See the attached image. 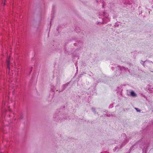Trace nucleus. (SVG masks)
<instances>
[{"label":"nucleus","instance_id":"nucleus-9","mask_svg":"<svg viewBox=\"0 0 153 153\" xmlns=\"http://www.w3.org/2000/svg\"><path fill=\"white\" fill-rule=\"evenodd\" d=\"M149 62V63H150V62H151V63H152V61H147Z\"/></svg>","mask_w":153,"mask_h":153},{"label":"nucleus","instance_id":"nucleus-5","mask_svg":"<svg viewBox=\"0 0 153 153\" xmlns=\"http://www.w3.org/2000/svg\"><path fill=\"white\" fill-rule=\"evenodd\" d=\"M134 109H136V110L137 111V112H140L141 111V110H140V109H139V108H134Z\"/></svg>","mask_w":153,"mask_h":153},{"label":"nucleus","instance_id":"nucleus-14","mask_svg":"<svg viewBox=\"0 0 153 153\" xmlns=\"http://www.w3.org/2000/svg\"><path fill=\"white\" fill-rule=\"evenodd\" d=\"M152 63H153V62H152Z\"/></svg>","mask_w":153,"mask_h":153},{"label":"nucleus","instance_id":"nucleus-11","mask_svg":"<svg viewBox=\"0 0 153 153\" xmlns=\"http://www.w3.org/2000/svg\"><path fill=\"white\" fill-rule=\"evenodd\" d=\"M3 5H5V3H3Z\"/></svg>","mask_w":153,"mask_h":153},{"label":"nucleus","instance_id":"nucleus-7","mask_svg":"<svg viewBox=\"0 0 153 153\" xmlns=\"http://www.w3.org/2000/svg\"><path fill=\"white\" fill-rule=\"evenodd\" d=\"M150 86V88L152 89H153V86L151 85Z\"/></svg>","mask_w":153,"mask_h":153},{"label":"nucleus","instance_id":"nucleus-12","mask_svg":"<svg viewBox=\"0 0 153 153\" xmlns=\"http://www.w3.org/2000/svg\"><path fill=\"white\" fill-rule=\"evenodd\" d=\"M138 1H139L140 0H138Z\"/></svg>","mask_w":153,"mask_h":153},{"label":"nucleus","instance_id":"nucleus-3","mask_svg":"<svg viewBox=\"0 0 153 153\" xmlns=\"http://www.w3.org/2000/svg\"><path fill=\"white\" fill-rule=\"evenodd\" d=\"M130 93V95L132 96H134V92L133 91H129L128 93Z\"/></svg>","mask_w":153,"mask_h":153},{"label":"nucleus","instance_id":"nucleus-13","mask_svg":"<svg viewBox=\"0 0 153 153\" xmlns=\"http://www.w3.org/2000/svg\"><path fill=\"white\" fill-rule=\"evenodd\" d=\"M6 0H4V1H5Z\"/></svg>","mask_w":153,"mask_h":153},{"label":"nucleus","instance_id":"nucleus-2","mask_svg":"<svg viewBox=\"0 0 153 153\" xmlns=\"http://www.w3.org/2000/svg\"><path fill=\"white\" fill-rule=\"evenodd\" d=\"M148 146V144H146L145 145L143 146V148L142 147V148L143 149V153H146V149H147Z\"/></svg>","mask_w":153,"mask_h":153},{"label":"nucleus","instance_id":"nucleus-6","mask_svg":"<svg viewBox=\"0 0 153 153\" xmlns=\"http://www.w3.org/2000/svg\"><path fill=\"white\" fill-rule=\"evenodd\" d=\"M141 96H143V97L144 98H145L146 99V97L144 95H143V94H141Z\"/></svg>","mask_w":153,"mask_h":153},{"label":"nucleus","instance_id":"nucleus-4","mask_svg":"<svg viewBox=\"0 0 153 153\" xmlns=\"http://www.w3.org/2000/svg\"><path fill=\"white\" fill-rule=\"evenodd\" d=\"M146 61H143L142 60H141L140 62V63L142 65H143L144 66V63L145 62H146Z\"/></svg>","mask_w":153,"mask_h":153},{"label":"nucleus","instance_id":"nucleus-10","mask_svg":"<svg viewBox=\"0 0 153 153\" xmlns=\"http://www.w3.org/2000/svg\"><path fill=\"white\" fill-rule=\"evenodd\" d=\"M137 96L136 94L134 92V97H136Z\"/></svg>","mask_w":153,"mask_h":153},{"label":"nucleus","instance_id":"nucleus-1","mask_svg":"<svg viewBox=\"0 0 153 153\" xmlns=\"http://www.w3.org/2000/svg\"><path fill=\"white\" fill-rule=\"evenodd\" d=\"M7 67L9 70V74L10 76H12L13 74L14 69L15 68V64L13 61L10 60L9 58L7 60Z\"/></svg>","mask_w":153,"mask_h":153},{"label":"nucleus","instance_id":"nucleus-15","mask_svg":"<svg viewBox=\"0 0 153 153\" xmlns=\"http://www.w3.org/2000/svg\"><path fill=\"white\" fill-rule=\"evenodd\" d=\"M152 72H153V71H152Z\"/></svg>","mask_w":153,"mask_h":153},{"label":"nucleus","instance_id":"nucleus-8","mask_svg":"<svg viewBox=\"0 0 153 153\" xmlns=\"http://www.w3.org/2000/svg\"><path fill=\"white\" fill-rule=\"evenodd\" d=\"M150 2H153V0H149Z\"/></svg>","mask_w":153,"mask_h":153}]
</instances>
